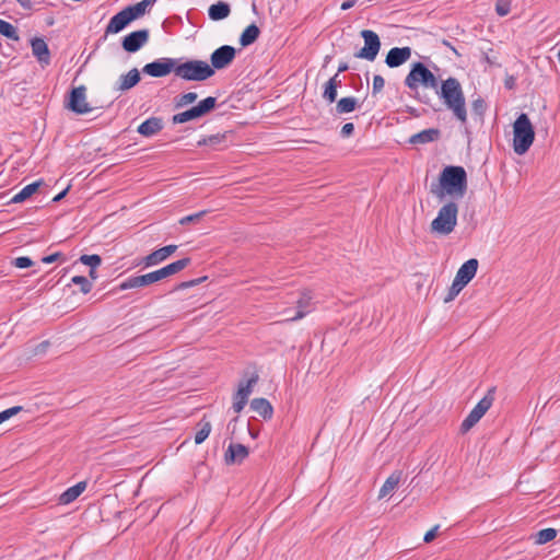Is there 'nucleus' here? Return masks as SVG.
<instances>
[{
    "mask_svg": "<svg viewBox=\"0 0 560 560\" xmlns=\"http://www.w3.org/2000/svg\"><path fill=\"white\" fill-rule=\"evenodd\" d=\"M405 85L412 91H418L421 85L427 89L436 90L439 80L433 72L422 62L417 61L412 63L411 69L405 78Z\"/></svg>",
    "mask_w": 560,
    "mask_h": 560,
    "instance_id": "nucleus-6",
    "label": "nucleus"
},
{
    "mask_svg": "<svg viewBox=\"0 0 560 560\" xmlns=\"http://www.w3.org/2000/svg\"><path fill=\"white\" fill-rule=\"evenodd\" d=\"M440 187L431 191L440 199L445 195L453 199H460L467 191V174L463 166L448 165L443 168L439 177Z\"/></svg>",
    "mask_w": 560,
    "mask_h": 560,
    "instance_id": "nucleus-1",
    "label": "nucleus"
},
{
    "mask_svg": "<svg viewBox=\"0 0 560 560\" xmlns=\"http://www.w3.org/2000/svg\"><path fill=\"white\" fill-rule=\"evenodd\" d=\"M504 86L508 90L514 89V86H515V78L513 75H506V78L504 80Z\"/></svg>",
    "mask_w": 560,
    "mask_h": 560,
    "instance_id": "nucleus-56",
    "label": "nucleus"
},
{
    "mask_svg": "<svg viewBox=\"0 0 560 560\" xmlns=\"http://www.w3.org/2000/svg\"><path fill=\"white\" fill-rule=\"evenodd\" d=\"M411 57V48L410 47H394L392 48L385 58V63L389 68H397L404 65Z\"/></svg>",
    "mask_w": 560,
    "mask_h": 560,
    "instance_id": "nucleus-13",
    "label": "nucleus"
},
{
    "mask_svg": "<svg viewBox=\"0 0 560 560\" xmlns=\"http://www.w3.org/2000/svg\"><path fill=\"white\" fill-rule=\"evenodd\" d=\"M150 32L148 28L133 31L127 34L121 40V47L129 54L140 50L149 40Z\"/></svg>",
    "mask_w": 560,
    "mask_h": 560,
    "instance_id": "nucleus-12",
    "label": "nucleus"
},
{
    "mask_svg": "<svg viewBox=\"0 0 560 560\" xmlns=\"http://www.w3.org/2000/svg\"><path fill=\"white\" fill-rule=\"evenodd\" d=\"M494 400V388H490L488 393L485 395L483 398H481L477 405L474 407L472 410L480 413L482 417L485 413L490 409Z\"/></svg>",
    "mask_w": 560,
    "mask_h": 560,
    "instance_id": "nucleus-33",
    "label": "nucleus"
},
{
    "mask_svg": "<svg viewBox=\"0 0 560 560\" xmlns=\"http://www.w3.org/2000/svg\"><path fill=\"white\" fill-rule=\"evenodd\" d=\"M402 477L401 470L393 471L380 489L378 498L382 499L392 493L399 485Z\"/></svg>",
    "mask_w": 560,
    "mask_h": 560,
    "instance_id": "nucleus-27",
    "label": "nucleus"
},
{
    "mask_svg": "<svg viewBox=\"0 0 560 560\" xmlns=\"http://www.w3.org/2000/svg\"><path fill=\"white\" fill-rule=\"evenodd\" d=\"M164 127L163 119L161 117L152 116L145 119L138 126L137 131L143 137H153L159 133Z\"/></svg>",
    "mask_w": 560,
    "mask_h": 560,
    "instance_id": "nucleus-18",
    "label": "nucleus"
},
{
    "mask_svg": "<svg viewBox=\"0 0 560 560\" xmlns=\"http://www.w3.org/2000/svg\"><path fill=\"white\" fill-rule=\"evenodd\" d=\"M206 280H207V277L205 276V277L196 278V279H192L189 281H183L175 287V290H185L188 288H192L195 285L202 283Z\"/></svg>",
    "mask_w": 560,
    "mask_h": 560,
    "instance_id": "nucleus-48",
    "label": "nucleus"
},
{
    "mask_svg": "<svg viewBox=\"0 0 560 560\" xmlns=\"http://www.w3.org/2000/svg\"><path fill=\"white\" fill-rule=\"evenodd\" d=\"M213 74V68L203 60L176 63L175 75L186 81H205Z\"/></svg>",
    "mask_w": 560,
    "mask_h": 560,
    "instance_id": "nucleus-7",
    "label": "nucleus"
},
{
    "mask_svg": "<svg viewBox=\"0 0 560 560\" xmlns=\"http://www.w3.org/2000/svg\"><path fill=\"white\" fill-rule=\"evenodd\" d=\"M557 529L555 528H544V529H540L538 530L534 536V542L536 545H544V544H547L549 541H551L552 539L556 538L557 536Z\"/></svg>",
    "mask_w": 560,
    "mask_h": 560,
    "instance_id": "nucleus-37",
    "label": "nucleus"
},
{
    "mask_svg": "<svg viewBox=\"0 0 560 560\" xmlns=\"http://www.w3.org/2000/svg\"><path fill=\"white\" fill-rule=\"evenodd\" d=\"M443 45L448 47L456 56H459V52L455 49V47L447 40H443Z\"/></svg>",
    "mask_w": 560,
    "mask_h": 560,
    "instance_id": "nucleus-62",
    "label": "nucleus"
},
{
    "mask_svg": "<svg viewBox=\"0 0 560 560\" xmlns=\"http://www.w3.org/2000/svg\"><path fill=\"white\" fill-rule=\"evenodd\" d=\"M441 136V131L438 128L424 129L418 133L412 135L409 138L411 144H424L436 141Z\"/></svg>",
    "mask_w": 560,
    "mask_h": 560,
    "instance_id": "nucleus-21",
    "label": "nucleus"
},
{
    "mask_svg": "<svg viewBox=\"0 0 560 560\" xmlns=\"http://www.w3.org/2000/svg\"><path fill=\"white\" fill-rule=\"evenodd\" d=\"M206 213H207V211L202 210V211H199L197 213H192V214L186 215V217H184V218H182L179 220V223L182 225H186V224H189V223L198 222Z\"/></svg>",
    "mask_w": 560,
    "mask_h": 560,
    "instance_id": "nucleus-50",
    "label": "nucleus"
},
{
    "mask_svg": "<svg viewBox=\"0 0 560 560\" xmlns=\"http://www.w3.org/2000/svg\"><path fill=\"white\" fill-rule=\"evenodd\" d=\"M259 35H260L259 27L255 23H252L242 32V34L240 36L241 46L247 47V46L254 44L258 39Z\"/></svg>",
    "mask_w": 560,
    "mask_h": 560,
    "instance_id": "nucleus-28",
    "label": "nucleus"
},
{
    "mask_svg": "<svg viewBox=\"0 0 560 560\" xmlns=\"http://www.w3.org/2000/svg\"><path fill=\"white\" fill-rule=\"evenodd\" d=\"M197 428H198V430L195 434V443L201 444L209 436L212 427H211L210 421L206 420V417H203L198 422Z\"/></svg>",
    "mask_w": 560,
    "mask_h": 560,
    "instance_id": "nucleus-34",
    "label": "nucleus"
},
{
    "mask_svg": "<svg viewBox=\"0 0 560 560\" xmlns=\"http://www.w3.org/2000/svg\"><path fill=\"white\" fill-rule=\"evenodd\" d=\"M177 60L173 58H159L152 62L147 63L142 68V72L153 78H163L172 71L175 73Z\"/></svg>",
    "mask_w": 560,
    "mask_h": 560,
    "instance_id": "nucleus-10",
    "label": "nucleus"
},
{
    "mask_svg": "<svg viewBox=\"0 0 560 560\" xmlns=\"http://www.w3.org/2000/svg\"><path fill=\"white\" fill-rule=\"evenodd\" d=\"M348 69H349V66H348V63H347V62H340V63H339V67H338V71H337V73L339 74V73H341V72L347 71Z\"/></svg>",
    "mask_w": 560,
    "mask_h": 560,
    "instance_id": "nucleus-61",
    "label": "nucleus"
},
{
    "mask_svg": "<svg viewBox=\"0 0 560 560\" xmlns=\"http://www.w3.org/2000/svg\"><path fill=\"white\" fill-rule=\"evenodd\" d=\"M511 7L509 0H498L495 3V12L500 16H505L510 13Z\"/></svg>",
    "mask_w": 560,
    "mask_h": 560,
    "instance_id": "nucleus-47",
    "label": "nucleus"
},
{
    "mask_svg": "<svg viewBox=\"0 0 560 560\" xmlns=\"http://www.w3.org/2000/svg\"><path fill=\"white\" fill-rule=\"evenodd\" d=\"M12 265L16 268L24 269V268L32 267L34 265V261L27 256H21V257H16L12 261Z\"/></svg>",
    "mask_w": 560,
    "mask_h": 560,
    "instance_id": "nucleus-49",
    "label": "nucleus"
},
{
    "mask_svg": "<svg viewBox=\"0 0 560 560\" xmlns=\"http://www.w3.org/2000/svg\"><path fill=\"white\" fill-rule=\"evenodd\" d=\"M327 82L336 86L337 89L341 85V79L339 78L338 73L331 77Z\"/></svg>",
    "mask_w": 560,
    "mask_h": 560,
    "instance_id": "nucleus-58",
    "label": "nucleus"
},
{
    "mask_svg": "<svg viewBox=\"0 0 560 560\" xmlns=\"http://www.w3.org/2000/svg\"><path fill=\"white\" fill-rule=\"evenodd\" d=\"M323 98L326 100L328 103H334L337 98V88L326 82L323 92Z\"/></svg>",
    "mask_w": 560,
    "mask_h": 560,
    "instance_id": "nucleus-45",
    "label": "nucleus"
},
{
    "mask_svg": "<svg viewBox=\"0 0 560 560\" xmlns=\"http://www.w3.org/2000/svg\"><path fill=\"white\" fill-rule=\"evenodd\" d=\"M96 268H91L89 271V276L91 279L95 280L97 278Z\"/></svg>",
    "mask_w": 560,
    "mask_h": 560,
    "instance_id": "nucleus-63",
    "label": "nucleus"
},
{
    "mask_svg": "<svg viewBox=\"0 0 560 560\" xmlns=\"http://www.w3.org/2000/svg\"><path fill=\"white\" fill-rule=\"evenodd\" d=\"M177 249V245H167L156 250H153L151 254L145 256L142 260V264L145 267H151L161 264L165 259H167L172 254H174Z\"/></svg>",
    "mask_w": 560,
    "mask_h": 560,
    "instance_id": "nucleus-15",
    "label": "nucleus"
},
{
    "mask_svg": "<svg viewBox=\"0 0 560 560\" xmlns=\"http://www.w3.org/2000/svg\"><path fill=\"white\" fill-rule=\"evenodd\" d=\"M435 91L443 100L446 108L453 113L460 124L465 125L467 122L466 101L459 81L450 77L442 81L440 90L436 89Z\"/></svg>",
    "mask_w": 560,
    "mask_h": 560,
    "instance_id": "nucleus-2",
    "label": "nucleus"
},
{
    "mask_svg": "<svg viewBox=\"0 0 560 560\" xmlns=\"http://www.w3.org/2000/svg\"><path fill=\"white\" fill-rule=\"evenodd\" d=\"M19 2V4L23 8V9H26V10H31L33 4H32V1L31 0H16Z\"/></svg>",
    "mask_w": 560,
    "mask_h": 560,
    "instance_id": "nucleus-59",
    "label": "nucleus"
},
{
    "mask_svg": "<svg viewBox=\"0 0 560 560\" xmlns=\"http://www.w3.org/2000/svg\"><path fill=\"white\" fill-rule=\"evenodd\" d=\"M360 35L364 39V46L354 54V57L374 61L381 49L378 35L372 30H363L360 32Z\"/></svg>",
    "mask_w": 560,
    "mask_h": 560,
    "instance_id": "nucleus-8",
    "label": "nucleus"
},
{
    "mask_svg": "<svg viewBox=\"0 0 560 560\" xmlns=\"http://www.w3.org/2000/svg\"><path fill=\"white\" fill-rule=\"evenodd\" d=\"M311 301H312L311 293L303 292L301 294V298L296 301V308H298L296 314L293 317H289L287 320L294 322V320L303 318L306 314H308L311 312V308H310Z\"/></svg>",
    "mask_w": 560,
    "mask_h": 560,
    "instance_id": "nucleus-25",
    "label": "nucleus"
},
{
    "mask_svg": "<svg viewBox=\"0 0 560 560\" xmlns=\"http://www.w3.org/2000/svg\"><path fill=\"white\" fill-rule=\"evenodd\" d=\"M248 402V399H246L245 397L243 396H238V393H235L233 395V405H232V408L233 410L236 412V413H240L244 407L246 406V404Z\"/></svg>",
    "mask_w": 560,
    "mask_h": 560,
    "instance_id": "nucleus-46",
    "label": "nucleus"
},
{
    "mask_svg": "<svg viewBox=\"0 0 560 560\" xmlns=\"http://www.w3.org/2000/svg\"><path fill=\"white\" fill-rule=\"evenodd\" d=\"M236 56V49L230 45H223L212 51L210 55V67L215 70H222L228 68Z\"/></svg>",
    "mask_w": 560,
    "mask_h": 560,
    "instance_id": "nucleus-11",
    "label": "nucleus"
},
{
    "mask_svg": "<svg viewBox=\"0 0 560 560\" xmlns=\"http://www.w3.org/2000/svg\"><path fill=\"white\" fill-rule=\"evenodd\" d=\"M31 47L33 55L37 58V60L42 65H49L50 62V52L48 45L46 42L40 37H34L31 40Z\"/></svg>",
    "mask_w": 560,
    "mask_h": 560,
    "instance_id": "nucleus-20",
    "label": "nucleus"
},
{
    "mask_svg": "<svg viewBox=\"0 0 560 560\" xmlns=\"http://www.w3.org/2000/svg\"><path fill=\"white\" fill-rule=\"evenodd\" d=\"M23 409L22 406H14L9 409L3 410L7 415V418L10 419L11 417L18 415Z\"/></svg>",
    "mask_w": 560,
    "mask_h": 560,
    "instance_id": "nucleus-55",
    "label": "nucleus"
},
{
    "mask_svg": "<svg viewBox=\"0 0 560 560\" xmlns=\"http://www.w3.org/2000/svg\"><path fill=\"white\" fill-rule=\"evenodd\" d=\"M230 132H223V133H215L208 137L201 138L198 142V147H205L208 145L212 148L213 150H221L226 147L225 140Z\"/></svg>",
    "mask_w": 560,
    "mask_h": 560,
    "instance_id": "nucleus-23",
    "label": "nucleus"
},
{
    "mask_svg": "<svg viewBox=\"0 0 560 560\" xmlns=\"http://www.w3.org/2000/svg\"><path fill=\"white\" fill-rule=\"evenodd\" d=\"M141 80L140 72L137 68L131 69L126 74H121L116 82L114 90L125 92L136 86Z\"/></svg>",
    "mask_w": 560,
    "mask_h": 560,
    "instance_id": "nucleus-17",
    "label": "nucleus"
},
{
    "mask_svg": "<svg viewBox=\"0 0 560 560\" xmlns=\"http://www.w3.org/2000/svg\"><path fill=\"white\" fill-rule=\"evenodd\" d=\"M478 265L479 262L476 258L468 259L457 270L455 279L467 285L476 276Z\"/></svg>",
    "mask_w": 560,
    "mask_h": 560,
    "instance_id": "nucleus-19",
    "label": "nucleus"
},
{
    "mask_svg": "<svg viewBox=\"0 0 560 560\" xmlns=\"http://www.w3.org/2000/svg\"><path fill=\"white\" fill-rule=\"evenodd\" d=\"M57 260L66 261L65 255L62 253H60V252H56V253H54L51 255L44 256L42 258V262H44V264H52V262H55Z\"/></svg>",
    "mask_w": 560,
    "mask_h": 560,
    "instance_id": "nucleus-52",
    "label": "nucleus"
},
{
    "mask_svg": "<svg viewBox=\"0 0 560 560\" xmlns=\"http://www.w3.org/2000/svg\"><path fill=\"white\" fill-rule=\"evenodd\" d=\"M250 409L265 420L271 419L273 415V408L266 398H254L250 401Z\"/></svg>",
    "mask_w": 560,
    "mask_h": 560,
    "instance_id": "nucleus-22",
    "label": "nucleus"
},
{
    "mask_svg": "<svg viewBox=\"0 0 560 560\" xmlns=\"http://www.w3.org/2000/svg\"><path fill=\"white\" fill-rule=\"evenodd\" d=\"M132 22V19L129 16L127 11L122 9L118 13H116L112 19L109 20L105 33L106 34H116L121 32L129 23Z\"/></svg>",
    "mask_w": 560,
    "mask_h": 560,
    "instance_id": "nucleus-16",
    "label": "nucleus"
},
{
    "mask_svg": "<svg viewBox=\"0 0 560 560\" xmlns=\"http://www.w3.org/2000/svg\"><path fill=\"white\" fill-rule=\"evenodd\" d=\"M43 184V180H37L23 187L16 195L11 199L12 203H20L33 196Z\"/></svg>",
    "mask_w": 560,
    "mask_h": 560,
    "instance_id": "nucleus-29",
    "label": "nucleus"
},
{
    "mask_svg": "<svg viewBox=\"0 0 560 560\" xmlns=\"http://www.w3.org/2000/svg\"><path fill=\"white\" fill-rule=\"evenodd\" d=\"M384 85H385L384 78L380 74H375L373 78V88H372L373 95L380 93L383 90Z\"/></svg>",
    "mask_w": 560,
    "mask_h": 560,
    "instance_id": "nucleus-51",
    "label": "nucleus"
},
{
    "mask_svg": "<svg viewBox=\"0 0 560 560\" xmlns=\"http://www.w3.org/2000/svg\"><path fill=\"white\" fill-rule=\"evenodd\" d=\"M354 131V125L352 122H347L341 127L340 135L342 138H348L352 136Z\"/></svg>",
    "mask_w": 560,
    "mask_h": 560,
    "instance_id": "nucleus-53",
    "label": "nucleus"
},
{
    "mask_svg": "<svg viewBox=\"0 0 560 560\" xmlns=\"http://www.w3.org/2000/svg\"><path fill=\"white\" fill-rule=\"evenodd\" d=\"M66 107L77 115H84L92 112V107L86 102V88L84 85L73 88L69 92Z\"/></svg>",
    "mask_w": 560,
    "mask_h": 560,
    "instance_id": "nucleus-9",
    "label": "nucleus"
},
{
    "mask_svg": "<svg viewBox=\"0 0 560 560\" xmlns=\"http://www.w3.org/2000/svg\"><path fill=\"white\" fill-rule=\"evenodd\" d=\"M482 416L478 413L475 410H471L468 416L464 419V421L460 424V430L463 432H467L470 430L480 419Z\"/></svg>",
    "mask_w": 560,
    "mask_h": 560,
    "instance_id": "nucleus-40",
    "label": "nucleus"
},
{
    "mask_svg": "<svg viewBox=\"0 0 560 560\" xmlns=\"http://www.w3.org/2000/svg\"><path fill=\"white\" fill-rule=\"evenodd\" d=\"M249 454L248 447L241 443H231L224 454L226 465L241 464Z\"/></svg>",
    "mask_w": 560,
    "mask_h": 560,
    "instance_id": "nucleus-14",
    "label": "nucleus"
},
{
    "mask_svg": "<svg viewBox=\"0 0 560 560\" xmlns=\"http://www.w3.org/2000/svg\"><path fill=\"white\" fill-rule=\"evenodd\" d=\"M215 105H217V98L213 96H208V97L203 98L202 101H200L196 105V108H197L200 117H202L206 114L213 110L215 108Z\"/></svg>",
    "mask_w": 560,
    "mask_h": 560,
    "instance_id": "nucleus-39",
    "label": "nucleus"
},
{
    "mask_svg": "<svg viewBox=\"0 0 560 560\" xmlns=\"http://www.w3.org/2000/svg\"><path fill=\"white\" fill-rule=\"evenodd\" d=\"M259 380L258 374H253L247 381H241L237 386L236 393H238V396H243L246 399L249 398L253 387L257 384Z\"/></svg>",
    "mask_w": 560,
    "mask_h": 560,
    "instance_id": "nucleus-31",
    "label": "nucleus"
},
{
    "mask_svg": "<svg viewBox=\"0 0 560 560\" xmlns=\"http://www.w3.org/2000/svg\"><path fill=\"white\" fill-rule=\"evenodd\" d=\"M197 118H200V115H199L196 106H192L191 108H189L185 112L175 114L172 117V121H173V124H184V122L197 119Z\"/></svg>",
    "mask_w": 560,
    "mask_h": 560,
    "instance_id": "nucleus-36",
    "label": "nucleus"
},
{
    "mask_svg": "<svg viewBox=\"0 0 560 560\" xmlns=\"http://www.w3.org/2000/svg\"><path fill=\"white\" fill-rule=\"evenodd\" d=\"M86 489V481H80L68 488L59 497L60 504H69L73 502Z\"/></svg>",
    "mask_w": 560,
    "mask_h": 560,
    "instance_id": "nucleus-26",
    "label": "nucleus"
},
{
    "mask_svg": "<svg viewBox=\"0 0 560 560\" xmlns=\"http://www.w3.org/2000/svg\"><path fill=\"white\" fill-rule=\"evenodd\" d=\"M0 34L4 37L18 42L20 36L18 30L11 23L0 19Z\"/></svg>",
    "mask_w": 560,
    "mask_h": 560,
    "instance_id": "nucleus-38",
    "label": "nucleus"
},
{
    "mask_svg": "<svg viewBox=\"0 0 560 560\" xmlns=\"http://www.w3.org/2000/svg\"><path fill=\"white\" fill-rule=\"evenodd\" d=\"M154 2L152 0H142L133 5H128L125 8L129 16L132 19V21L141 18L145 11L147 8L152 5Z\"/></svg>",
    "mask_w": 560,
    "mask_h": 560,
    "instance_id": "nucleus-30",
    "label": "nucleus"
},
{
    "mask_svg": "<svg viewBox=\"0 0 560 560\" xmlns=\"http://www.w3.org/2000/svg\"><path fill=\"white\" fill-rule=\"evenodd\" d=\"M458 206L455 201H448L442 206L438 215L430 224L431 232L438 235L451 234L457 224Z\"/></svg>",
    "mask_w": 560,
    "mask_h": 560,
    "instance_id": "nucleus-5",
    "label": "nucleus"
},
{
    "mask_svg": "<svg viewBox=\"0 0 560 560\" xmlns=\"http://www.w3.org/2000/svg\"><path fill=\"white\" fill-rule=\"evenodd\" d=\"M68 190H69V187H68V188H66L65 190H62L61 192H59L58 195H56V196L54 197L52 201H54V202H58V201H60L61 199H63V198H65V196L67 195Z\"/></svg>",
    "mask_w": 560,
    "mask_h": 560,
    "instance_id": "nucleus-60",
    "label": "nucleus"
},
{
    "mask_svg": "<svg viewBox=\"0 0 560 560\" xmlns=\"http://www.w3.org/2000/svg\"><path fill=\"white\" fill-rule=\"evenodd\" d=\"M191 262V259L189 257H185L182 259H178L176 261H173L166 266H164L161 269L154 270L152 272L141 275V276H132L122 281L117 288V291H125L129 289L135 288H142L150 285L152 283H155L160 280H163L167 277H171L183 269H185L187 266H189Z\"/></svg>",
    "mask_w": 560,
    "mask_h": 560,
    "instance_id": "nucleus-3",
    "label": "nucleus"
},
{
    "mask_svg": "<svg viewBox=\"0 0 560 560\" xmlns=\"http://www.w3.org/2000/svg\"><path fill=\"white\" fill-rule=\"evenodd\" d=\"M438 529H439V525H436L433 528H431L430 530H428L424 534L423 541L431 542L436 537Z\"/></svg>",
    "mask_w": 560,
    "mask_h": 560,
    "instance_id": "nucleus-54",
    "label": "nucleus"
},
{
    "mask_svg": "<svg viewBox=\"0 0 560 560\" xmlns=\"http://www.w3.org/2000/svg\"><path fill=\"white\" fill-rule=\"evenodd\" d=\"M535 140V130L527 114L522 113L513 124V150L525 154Z\"/></svg>",
    "mask_w": 560,
    "mask_h": 560,
    "instance_id": "nucleus-4",
    "label": "nucleus"
},
{
    "mask_svg": "<svg viewBox=\"0 0 560 560\" xmlns=\"http://www.w3.org/2000/svg\"><path fill=\"white\" fill-rule=\"evenodd\" d=\"M71 283L80 285V291L84 294L91 292L92 282L84 276H74L71 279Z\"/></svg>",
    "mask_w": 560,
    "mask_h": 560,
    "instance_id": "nucleus-42",
    "label": "nucleus"
},
{
    "mask_svg": "<svg viewBox=\"0 0 560 560\" xmlns=\"http://www.w3.org/2000/svg\"><path fill=\"white\" fill-rule=\"evenodd\" d=\"M231 13V7L228 2L218 1L208 9L209 19L212 21H221L226 19Z\"/></svg>",
    "mask_w": 560,
    "mask_h": 560,
    "instance_id": "nucleus-24",
    "label": "nucleus"
},
{
    "mask_svg": "<svg viewBox=\"0 0 560 560\" xmlns=\"http://www.w3.org/2000/svg\"><path fill=\"white\" fill-rule=\"evenodd\" d=\"M198 95L195 92L184 93L175 98V107L180 108L188 104L194 103L197 100Z\"/></svg>",
    "mask_w": 560,
    "mask_h": 560,
    "instance_id": "nucleus-41",
    "label": "nucleus"
},
{
    "mask_svg": "<svg viewBox=\"0 0 560 560\" xmlns=\"http://www.w3.org/2000/svg\"><path fill=\"white\" fill-rule=\"evenodd\" d=\"M358 106V100L353 96L342 97L336 104L337 114L352 113Z\"/></svg>",
    "mask_w": 560,
    "mask_h": 560,
    "instance_id": "nucleus-32",
    "label": "nucleus"
},
{
    "mask_svg": "<svg viewBox=\"0 0 560 560\" xmlns=\"http://www.w3.org/2000/svg\"><path fill=\"white\" fill-rule=\"evenodd\" d=\"M465 287L466 284L459 282L457 279H454L446 296L444 298V302L448 303L453 301Z\"/></svg>",
    "mask_w": 560,
    "mask_h": 560,
    "instance_id": "nucleus-43",
    "label": "nucleus"
},
{
    "mask_svg": "<svg viewBox=\"0 0 560 560\" xmlns=\"http://www.w3.org/2000/svg\"><path fill=\"white\" fill-rule=\"evenodd\" d=\"M417 98H418L421 103H423V104H425V105H430V106H432V105L430 104V100H429V97L418 96Z\"/></svg>",
    "mask_w": 560,
    "mask_h": 560,
    "instance_id": "nucleus-64",
    "label": "nucleus"
},
{
    "mask_svg": "<svg viewBox=\"0 0 560 560\" xmlns=\"http://www.w3.org/2000/svg\"><path fill=\"white\" fill-rule=\"evenodd\" d=\"M79 261L83 265L89 266L90 268H97L102 264V258L100 255H81Z\"/></svg>",
    "mask_w": 560,
    "mask_h": 560,
    "instance_id": "nucleus-44",
    "label": "nucleus"
},
{
    "mask_svg": "<svg viewBox=\"0 0 560 560\" xmlns=\"http://www.w3.org/2000/svg\"><path fill=\"white\" fill-rule=\"evenodd\" d=\"M487 109H488V104L481 96H478L477 98L472 100L471 114L477 119H479L481 122L483 121Z\"/></svg>",
    "mask_w": 560,
    "mask_h": 560,
    "instance_id": "nucleus-35",
    "label": "nucleus"
},
{
    "mask_svg": "<svg viewBox=\"0 0 560 560\" xmlns=\"http://www.w3.org/2000/svg\"><path fill=\"white\" fill-rule=\"evenodd\" d=\"M357 2H358V0H347V1L342 2L340 9L342 11L349 10V9L353 8L357 4Z\"/></svg>",
    "mask_w": 560,
    "mask_h": 560,
    "instance_id": "nucleus-57",
    "label": "nucleus"
}]
</instances>
